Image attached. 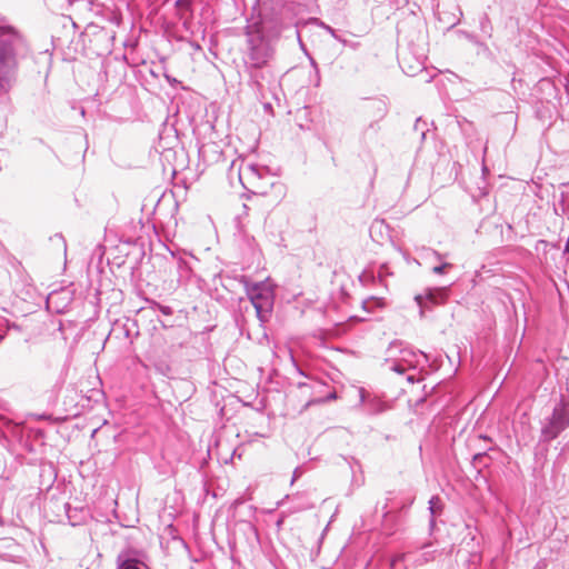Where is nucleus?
<instances>
[{
	"label": "nucleus",
	"mask_w": 569,
	"mask_h": 569,
	"mask_svg": "<svg viewBox=\"0 0 569 569\" xmlns=\"http://www.w3.org/2000/svg\"><path fill=\"white\" fill-rule=\"evenodd\" d=\"M32 54L29 41L17 28L0 26V96H7L17 81L22 61Z\"/></svg>",
	"instance_id": "nucleus-1"
},
{
	"label": "nucleus",
	"mask_w": 569,
	"mask_h": 569,
	"mask_svg": "<svg viewBox=\"0 0 569 569\" xmlns=\"http://www.w3.org/2000/svg\"><path fill=\"white\" fill-rule=\"evenodd\" d=\"M248 24H258L260 30L278 38L283 30L297 26L296 3L288 0H261L259 19Z\"/></svg>",
	"instance_id": "nucleus-2"
},
{
	"label": "nucleus",
	"mask_w": 569,
	"mask_h": 569,
	"mask_svg": "<svg viewBox=\"0 0 569 569\" xmlns=\"http://www.w3.org/2000/svg\"><path fill=\"white\" fill-rule=\"evenodd\" d=\"M267 168L248 162L243 158H237L231 161L228 168V179L233 186L234 180L249 192L254 194L266 193L271 182L268 181Z\"/></svg>",
	"instance_id": "nucleus-3"
},
{
	"label": "nucleus",
	"mask_w": 569,
	"mask_h": 569,
	"mask_svg": "<svg viewBox=\"0 0 569 569\" xmlns=\"http://www.w3.org/2000/svg\"><path fill=\"white\" fill-rule=\"evenodd\" d=\"M244 36L243 66L272 63L276 54L274 37L260 30L258 24H247Z\"/></svg>",
	"instance_id": "nucleus-4"
},
{
	"label": "nucleus",
	"mask_w": 569,
	"mask_h": 569,
	"mask_svg": "<svg viewBox=\"0 0 569 569\" xmlns=\"http://www.w3.org/2000/svg\"><path fill=\"white\" fill-rule=\"evenodd\" d=\"M421 359L428 362V356L420 351L413 350L402 341H392L386 350L385 363L390 371L399 375L406 373L409 369H416Z\"/></svg>",
	"instance_id": "nucleus-5"
},
{
	"label": "nucleus",
	"mask_w": 569,
	"mask_h": 569,
	"mask_svg": "<svg viewBox=\"0 0 569 569\" xmlns=\"http://www.w3.org/2000/svg\"><path fill=\"white\" fill-rule=\"evenodd\" d=\"M240 282L244 287L247 298L252 303L257 318L261 323L267 322L272 313L274 305V291L264 282H251L246 276H241Z\"/></svg>",
	"instance_id": "nucleus-6"
},
{
	"label": "nucleus",
	"mask_w": 569,
	"mask_h": 569,
	"mask_svg": "<svg viewBox=\"0 0 569 569\" xmlns=\"http://www.w3.org/2000/svg\"><path fill=\"white\" fill-rule=\"evenodd\" d=\"M569 427V395H561L550 416L541 421L540 442L550 443Z\"/></svg>",
	"instance_id": "nucleus-7"
},
{
	"label": "nucleus",
	"mask_w": 569,
	"mask_h": 569,
	"mask_svg": "<svg viewBox=\"0 0 569 569\" xmlns=\"http://www.w3.org/2000/svg\"><path fill=\"white\" fill-rule=\"evenodd\" d=\"M248 84L262 99L272 93L278 84V74L272 63L243 66Z\"/></svg>",
	"instance_id": "nucleus-8"
},
{
	"label": "nucleus",
	"mask_w": 569,
	"mask_h": 569,
	"mask_svg": "<svg viewBox=\"0 0 569 569\" xmlns=\"http://www.w3.org/2000/svg\"><path fill=\"white\" fill-rule=\"evenodd\" d=\"M449 287H435L427 288L420 295L415 297L420 309V316L423 317L427 310H431L432 307L443 305L449 297Z\"/></svg>",
	"instance_id": "nucleus-9"
},
{
	"label": "nucleus",
	"mask_w": 569,
	"mask_h": 569,
	"mask_svg": "<svg viewBox=\"0 0 569 569\" xmlns=\"http://www.w3.org/2000/svg\"><path fill=\"white\" fill-rule=\"evenodd\" d=\"M363 111L370 123L366 128V133L372 131L377 133L379 130L378 122L381 121L388 113V103L385 99L376 98L368 100L363 106Z\"/></svg>",
	"instance_id": "nucleus-10"
},
{
	"label": "nucleus",
	"mask_w": 569,
	"mask_h": 569,
	"mask_svg": "<svg viewBox=\"0 0 569 569\" xmlns=\"http://www.w3.org/2000/svg\"><path fill=\"white\" fill-rule=\"evenodd\" d=\"M360 402L369 415H379L388 409L387 403L378 396L367 392L363 388L359 389Z\"/></svg>",
	"instance_id": "nucleus-11"
},
{
	"label": "nucleus",
	"mask_w": 569,
	"mask_h": 569,
	"mask_svg": "<svg viewBox=\"0 0 569 569\" xmlns=\"http://www.w3.org/2000/svg\"><path fill=\"white\" fill-rule=\"evenodd\" d=\"M482 551L481 550V537L478 535L477 527L469 523L465 526V533L461 540V548L458 555H462L468 551Z\"/></svg>",
	"instance_id": "nucleus-12"
},
{
	"label": "nucleus",
	"mask_w": 569,
	"mask_h": 569,
	"mask_svg": "<svg viewBox=\"0 0 569 569\" xmlns=\"http://www.w3.org/2000/svg\"><path fill=\"white\" fill-rule=\"evenodd\" d=\"M89 518L90 511L88 508L83 506H72L71 503H69L64 519L70 526H81L86 523Z\"/></svg>",
	"instance_id": "nucleus-13"
},
{
	"label": "nucleus",
	"mask_w": 569,
	"mask_h": 569,
	"mask_svg": "<svg viewBox=\"0 0 569 569\" xmlns=\"http://www.w3.org/2000/svg\"><path fill=\"white\" fill-rule=\"evenodd\" d=\"M69 502L59 497L52 496L46 505L47 512L52 513L51 521L63 522Z\"/></svg>",
	"instance_id": "nucleus-14"
},
{
	"label": "nucleus",
	"mask_w": 569,
	"mask_h": 569,
	"mask_svg": "<svg viewBox=\"0 0 569 569\" xmlns=\"http://www.w3.org/2000/svg\"><path fill=\"white\" fill-rule=\"evenodd\" d=\"M117 569H149L148 566L139 560L130 551H121L117 556Z\"/></svg>",
	"instance_id": "nucleus-15"
},
{
	"label": "nucleus",
	"mask_w": 569,
	"mask_h": 569,
	"mask_svg": "<svg viewBox=\"0 0 569 569\" xmlns=\"http://www.w3.org/2000/svg\"><path fill=\"white\" fill-rule=\"evenodd\" d=\"M428 505V510L430 512L429 529L430 531H432L436 527V517L441 515L445 505L442 499L438 495L432 496L429 499Z\"/></svg>",
	"instance_id": "nucleus-16"
},
{
	"label": "nucleus",
	"mask_w": 569,
	"mask_h": 569,
	"mask_svg": "<svg viewBox=\"0 0 569 569\" xmlns=\"http://www.w3.org/2000/svg\"><path fill=\"white\" fill-rule=\"evenodd\" d=\"M553 211L557 216L569 219V190H562L559 193V200L555 203Z\"/></svg>",
	"instance_id": "nucleus-17"
},
{
	"label": "nucleus",
	"mask_w": 569,
	"mask_h": 569,
	"mask_svg": "<svg viewBox=\"0 0 569 569\" xmlns=\"http://www.w3.org/2000/svg\"><path fill=\"white\" fill-rule=\"evenodd\" d=\"M436 556L437 550L431 549V543H426L423 545L422 550L415 556V562L421 566L429 561H433Z\"/></svg>",
	"instance_id": "nucleus-18"
},
{
	"label": "nucleus",
	"mask_w": 569,
	"mask_h": 569,
	"mask_svg": "<svg viewBox=\"0 0 569 569\" xmlns=\"http://www.w3.org/2000/svg\"><path fill=\"white\" fill-rule=\"evenodd\" d=\"M177 270H178V281L186 282L190 279L192 273V268L190 263L182 258L177 259Z\"/></svg>",
	"instance_id": "nucleus-19"
},
{
	"label": "nucleus",
	"mask_w": 569,
	"mask_h": 569,
	"mask_svg": "<svg viewBox=\"0 0 569 569\" xmlns=\"http://www.w3.org/2000/svg\"><path fill=\"white\" fill-rule=\"evenodd\" d=\"M458 557L465 558L467 569H477L482 560V551H468Z\"/></svg>",
	"instance_id": "nucleus-20"
},
{
	"label": "nucleus",
	"mask_w": 569,
	"mask_h": 569,
	"mask_svg": "<svg viewBox=\"0 0 569 569\" xmlns=\"http://www.w3.org/2000/svg\"><path fill=\"white\" fill-rule=\"evenodd\" d=\"M479 28L483 36L491 38L493 32V27L491 20L487 13H483L479 19Z\"/></svg>",
	"instance_id": "nucleus-21"
},
{
	"label": "nucleus",
	"mask_w": 569,
	"mask_h": 569,
	"mask_svg": "<svg viewBox=\"0 0 569 569\" xmlns=\"http://www.w3.org/2000/svg\"><path fill=\"white\" fill-rule=\"evenodd\" d=\"M319 26H321L331 37H333L336 40L342 42V43H346L347 41L345 39H341L340 36L338 34L337 30L333 29L332 27L326 24L325 22L322 21H319L317 18L313 19Z\"/></svg>",
	"instance_id": "nucleus-22"
},
{
	"label": "nucleus",
	"mask_w": 569,
	"mask_h": 569,
	"mask_svg": "<svg viewBox=\"0 0 569 569\" xmlns=\"http://www.w3.org/2000/svg\"><path fill=\"white\" fill-rule=\"evenodd\" d=\"M420 257L422 258H435L436 260L440 261L442 259V254L438 251L430 249V248H422Z\"/></svg>",
	"instance_id": "nucleus-23"
},
{
	"label": "nucleus",
	"mask_w": 569,
	"mask_h": 569,
	"mask_svg": "<svg viewBox=\"0 0 569 569\" xmlns=\"http://www.w3.org/2000/svg\"><path fill=\"white\" fill-rule=\"evenodd\" d=\"M153 309L158 310L164 316H171L173 313V309L169 306L160 305L158 302H153Z\"/></svg>",
	"instance_id": "nucleus-24"
},
{
	"label": "nucleus",
	"mask_w": 569,
	"mask_h": 569,
	"mask_svg": "<svg viewBox=\"0 0 569 569\" xmlns=\"http://www.w3.org/2000/svg\"><path fill=\"white\" fill-rule=\"evenodd\" d=\"M309 82L311 84H313L315 87H319L320 86L321 78H320L319 69H316L315 71H312V73H310Z\"/></svg>",
	"instance_id": "nucleus-25"
},
{
	"label": "nucleus",
	"mask_w": 569,
	"mask_h": 569,
	"mask_svg": "<svg viewBox=\"0 0 569 569\" xmlns=\"http://www.w3.org/2000/svg\"><path fill=\"white\" fill-rule=\"evenodd\" d=\"M452 264L449 263V262H443V263H440L438 266H435L432 268V272L436 273V274H442L445 273V270L448 269V268H451Z\"/></svg>",
	"instance_id": "nucleus-26"
},
{
	"label": "nucleus",
	"mask_w": 569,
	"mask_h": 569,
	"mask_svg": "<svg viewBox=\"0 0 569 569\" xmlns=\"http://www.w3.org/2000/svg\"><path fill=\"white\" fill-rule=\"evenodd\" d=\"M370 303H375V305H378L379 303V299L375 298V297H371L367 300H363L362 301V308L367 311H371L372 310V307L370 306Z\"/></svg>",
	"instance_id": "nucleus-27"
},
{
	"label": "nucleus",
	"mask_w": 569,
	"mask_h": 569,
	"mask_svg": "<svg viewBox=\"0 0 569 569\" xmlns=\"http://www.w3.org/2000/svg\"><path fill=\"white\" fill-rule=\"evenodd\" d=\"M391 274V272L389 271V268L387 264H381L379 267V270H378V278L380 279V281L383 280L385 277Z\"/></svg>",
	"instance_id": "nucleus-28"
},
{
	"label": "nucleus",
	"mask_w": 569,
	"mask_h": 569,
	"mask_svg": "<svg viewBox=\"0 0 569 569\" xmlns=\"http://www.w3.org/2000/svg\"><path fill=\"white\" fill-rule=\"evenodd\" d=\"M426 126V122H422L420 118H418L416 120V123H415V130L416 131H421V138L425 139L426 138V131L423 129V127Z\"/></svg>",
	"instance_id": "nucleus-29"
},
{
	"label": "nucleus",
	"mask_w": 569,
	"mask_h": 569,
	"mask_svg": "<svg viewBox=\"0 0 569 569\" xmlns=\"http://www.w3.org/2000/svg\"><path fill=\"white\" fill-rule=\"evenodd\" d=\"M174 6L177 8H181V9H190L191 1L190 0H176Z\"/></svg>",
	"instance_id": "nucleus-30"
},
{
	"label": "nucleus",
	"mask_w": 569,
	"mask_h": 569,
	"mask_svg": "<svg viewBox=\"0 0 569 569\" xmlns=\"http://www.w3.org/2000/svg\"><path fill=\"white\" fill-rule=\"evenodd\" d=\"M485 457H487V452H486V451H483V452H478V453L473 455V457H472V461H473L475 463H480Z\"/></svg>",
	"instance_id": "nucleus-31"
},
{
	"label": "nucleus",
	"mask_w": 569,
	"mask_h": 569,
	"mask_svg": "<svg viewBox=\"0 0 569 569\" xmlns=\"http://www.w3.org/2000/svg\"><path fill=\"white\" fill-rule=\"evenodd\" d=\"M302 476V470L300 467H297L295 470H293V473H292V479H291V483H293L297 479H299L300 477Z\"/></svg>",
	"instance_id": "nucleus-32"
},
{
	"label": "nucleus",
	"mask_w": 569,
	"mask_h": 569,
	"mask_svg": "<svg viewBox=\"0 0 569 569\" xmlns=\"http://www.w3.org/2000/svg\"><path fill=\"white\" fill-rule=\"evenodd\" d=\"M538 244H542L545 248H547L549 246L552 248H556V244H552V243L548 242L547 240H539Z\"/></svg>",
	"instance_id": "nucleus-33"
},
{
	"label": "nucleus",
	"mask_w": 569,
	"mask_h": 569,
	"mask_svg": "<svg viewBox=\"0 0 569 569\" xmlns=\"http://www.w3.org/2000/svg\"><path fill=\"white\" fill-rule=\"evenodd\" d=\"M309 60H310V64L312 67V71H315L316 69H319L316 60L312 57H309Z\"/></svg>",
	"instance_id": "nucleus-34"
},
{
	"label": "nucleus",
	"mask_w": 569,
	"mask_h": 569,
	"mask_svg": "<svg viewBox=\"0 0 569 569\" xmlns=\"http://www.w3.org/2000/svg\"><path fill=\"white\" fill-rule=\"evenodd\" d=\"M122 330H123L124 336L129 338L130 337V329H129L127 323L123 325Z\"/></svg>",
	"instance_id": "nucleus-35"
},
{
	"label": "nucleus",
	"mask_w": 569,
	"mask_h": 569,
	"mask_svg": "<svg viewBox=\"0 0 569 569\" xmlns=\"http://www.w3.org/2000/svg\"><path fill=\"white\" fill-rule=\"evenodd\" d=\"M479 438L485 440V441H492V439L489 436H487V435H480Z\"/></svg>",
	"instance_id": "nucleus-36"
},
{
	"label": "nucleus",
	"mask_w": 569,
	"mask_h": 569,
	"mask_svg": "<svg viewBox=\"0 0 569 569\" xmlns=\"http://www.w3.org/2000/svg\"><path fill=\"white\" fill-rule=\"evenodd\" d=\"M407 380H408L409 382H413V381H415V378H413V376H408V377H407Z\"/></svg>",
	"instance_id": "nucleus-37"
},
{
	"label": "nucleus",
	"mask_w": 569,
	"mask_h": 569,
	"mask_svg": "<svg viewBox=\"0 0 569 569\" xmlns=\"http://www.w3.org/2000/svg\"><path fill=\"white\" fill-rule=\"evenodd\" d=\"M56 237H58L60 240H62L63 246L66 247V242H64V239L62 238V236L61 234H57Z\"/></svg>",
	"instance_id": "nucleus-38"
},
{
	"label": "nucleus",
	"mask_w": 569,
	"mask_h": 569,
	"mask_svg": "<svg viewBox=\"0 0 569 569\" xmlns=\"http://www.w3.org/2000/svg\"><path fill=\"white\" fill-rule=\"evenodd\" d=\"M127 322H130V325H131L132 327H134V326H136L134 321H130L129 319L127 320Z\"/></svg>",
	"instance_id": "nucleus-39"
},
{
	"label": "nucleus",
	"mask_w": 569,
	"mask_h": 569,
	"mask_svg": "<svg viewBox=\"0 0 569 569\" xmlns=\"http://www.w3.org/2000/svg\"><path fill=\"white\" fill-rule=\"evenodd\" d=\"M52 295H50L49 299H48V303L50 302V300H52Z\"/></svg>",
	"instance_id": "nucleus-40"
},
{
	"label": "nucleus",
	"mask_w": 569,
	"mask_h": 569,
	"mask_svg": "<svg viewBox=\"0 0 569 569\" xmlns=\"http://www.w3.org/2000/svg\"><path fill=\"white\" fill-rule=\"evenodd\" d=\"M2 339H3V337H2V336H0V341H1Z\"/></svg>",
	"instance_id": "nucleus-41"
}]
</instances>
